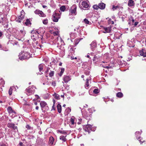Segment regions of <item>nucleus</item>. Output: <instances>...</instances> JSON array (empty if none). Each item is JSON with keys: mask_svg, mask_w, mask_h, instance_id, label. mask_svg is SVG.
Here are the masks:
<instances>
[{"mask_svg": "<svg viewBox=\"0 0 146 146\" xmlns=\"http://www.w3.org/2000/svg\"><path fill=\"white\" fill-rule=\"evenodd\" d=\"M31 55L28 51H22L19 54V57L21 60L28 59L31 57Z\"/></svg>", "mask_w": 146, "mask_h": 146, "instance_id": "obj_1", "label": "nucleus"}, {"mask_svg": "<svg viewBox=\"0 0 146 146\" xmlns=\"http://www.w3.org/2000/svg\"><path fill=\"white\" fill-rule=\"evenodd\" d=\"M77 6L76 5H73L69 10V15H75L77 14Z\"/></svg>", "mask_w": 146, "mask_h": 146, "instance_id": "obj_2", "label": "nucleus"}, {"mask_svg": "<svg viewBox=\"0 0 146 146\" xmlns=\"http://www.w3.org/2000/svg\"><path fill=\"white\" fill-rule=\"evenodd\" d=\"M25 92L27 95L30 96L34 94L35 92V90L33 88L29 87L26 89Z\"/></svg>", "mask_w": 146, "mask_h": 146, "instance_id": "obj_3", "label": "nucleus"}, {"mask_svg": "<svg viewBox=\"0 0 146 146\" xmlns=\"http://www.w3.org/2000/svg\"><path fill=\"white\" fill-rule=\"evenodd\" d=\"M60 16L59 13H55L52 16V19L53 21L57 22L58 19L60 18Z\"/></svg>", "mask_w": 146, "mask_h": 146, "instance_id": "obj_4", "label": "nucleus"}, {"mask_svg": "<svg viewBox=\"0 0 146 146\" xmlns=\"http://www.w3.org/2000/svg\"><path fill=\"white\" fill-rule=\"evenodd\" d=\"M92 125L90 124H87L84 127V129L85 131V132H87L89 134L90 132L91 131Z\"/></svg>", "mask_w": 146, "mask_h": 146, "instance_id": "obj_5", "label": "nucleus"}, {"mask_svg": "<svg viewBox=\"0 0 146 146\" xmlns=\"http://www.w3.org/2000/svg\"><path fill=\"white\" fill-rule=\"evenodd\" d=\"M7 126L9 128L14 130L17 129V126H15V124L11 123H9L7 124Z\"/></svg>", "mask_w": 146, "mask_h": 146, "instance_id": "obj_6", "label": "nucleus"}, {"mask_svg": "<svg viewBox=\"0 0 146 146\" xmlns=\"http://www.w3.org/2000/svg\"><path fill=\"white\" fill-rule=\"evenodd\" d=\"M34 12L35 14H38L41 17H46V15L41 11L36 10L34 11Z\"/></svg>", "mask_w": 146, "mask_h": 146, "instance_id": "obj_7", "label": "nucleus"}, {"mask_svg": "<svg viewBox=\"0 0 146 146\" xmlns=\"http://www.w3.org/2000/svg\"><path fill=\"white\" fill-rule=\"evenodd\" d=\"M82 6L81 7L83 9H84V8L87 9L89 7V5L86 1H82Z\"/></svg>", "mask_w": 146, "mask_h": 146, "instance_id": "obj_8", "label": "nucleus"}, {"mask_svg": "<svg viewBox=\"0 0 146 146\" xmlns=\"http://www.w3.org/2000/svg\"><path fill=\"white\" fill-rule=\"evenodd\" d=\"M75 119V118L74 116H72L70 119V124L72 127L74 126L75 124H76L74 122Z\"/></svg>", "mask_w": 146, "mask_h": 146, "instance_id": "obj_9", "label": "nucleus"}, {"mask_svg": "<svg viewBox=\"0 0 146 146\" xmlns=\"http://www.w3.org/2000/svg\"><path fill=\"white\" fill-rule=\"evenodd\" d=\"M137 139L138 140L141 144H146L145 146H146V141L143 138H141L140 137H138V138Z\"/></svg>", "mask_w": 146, "mask_h": 146, "instance_id": "obj_10", "label": "nucleus"}, {"mask_svg": "<svg viewBox=\"0 0 146 146\" xmlns=\"http://www.w3.org/2000/svg\"><path fill=\"white\" fill-rule=\"evenodd\" d=\"M105 31L104 32V33H110L111 32V27H104V28Z\"/></svg>", "mask_w": 146, "mask_h": 146, "instance_id": "obj_11", "label": "nucleus"}, {"mask_svg": "<svg viewBox=\"0 0 146 146\" xmlns=\"http://www.w3.org/2000/svg\"><path fill=\"white\" fill-rule=\"evenodd\" d=\"M140 54L141 56L146 57V50L143 48L139 51Z\"/></svg>", "mask_w": 146, "mask_h": 146, "instance_id": "obj_12", "label": "nucleus"}, {"mask_svg": "<svg viewBox=\"0 0 146 146\" xmlns=\"http://www.w3.org/2000/svg\"><path fill=\"white\" fill-rule=\"evenodd\" d=\"M7 110L9 113V114L11 115V113H14V114H16V113L15 111L13 110L11 107L9 106L7 108Z\"/></svg>", "mask_w": 146, "mask_h": 146, "instance_id": "obj_13", "label": "nucleus"}, {"mask_svg": "<svg viewBox=\"0 0 146 146\" xmlns=\"http://www.w3.org/2000/svg\"><path fill=\"white\" fill-rule=\"evenodd\" d=\"M71 79L70 77L67 76H64L63 78V80L65 83L68 82Z\"/></svg>", "mask_w": 146, "mask_h": 146, "instance_id": "obj_14", "label": "nucleus"}, {"mask_svg": "<svg viewBox=\"0 0 146 146\" xmlns=\"http://www.w3.org/2000/svg\"><path fill=\"white\" fill-rule=\"evenodd\" d=\"M98 7L101 9H104L106 7V4L103 3H100L98 4Z\"/></svg>", "mask_w": 146, "mask_h": 146, "instance_id": "obj_15", "label": "nucleus"}, {"mask_svg": "<svg viewBox=\"0 0 146 146\" xmlns=\"http://www.w3.org/2000/svg\"><path fill=\"white\" fill-rule=\"evenodd\" d=\"M40 105L41 108H43L47 105V104L46 102L42 101L40 102Z\"/></svg>", "mask_w": 146, "mask_h": 146, "instance_id": "obj_16", "label": "nucleus"}, {"mask_svg": "<svg viewBox=\"0 0 146 146\" xmlns=\"http://www.w3.org/2000/svg\"><path fill=\"white\" fill-rule=\"evenodd\" d=\"M134 1L133 0H129L128 5L129 7H132L134 5Z\"/></svg>", "mask_w": 146, "mask_h": 146, "instance_id": "obj_17", "label": "nucleus"}, {"mask_svg": "<svg viewBox=\"0 0 146 146\" xmlns=\"http://www.w3.org/2000/svg\"><path fill=\"white\" fill-rule=\"evenodd\" d=\"M31 33L32 34L38 35V34H40V33L39 32V31H37L36 30H34L33 29L31 31Z\"/></svg>", "mask_w": 146, "mask_h": 146, "instance_id": "obj_18", "label": "nucleus"}, {"mask_svg": "<svg viewBox=\"0 0 146 146\" xmlns=\"http://www.w3.org/2000/svg\"><path fill=\"white\" fill-rule=\"evenodd\" d=\"M5 84V81L3 79H0V88H1V89H2V87H4Z\"/></svg>", "mask_w": 146, "mask_h": 146, "instance_id": "obj_19", "label": "nucleus"}, {"mask_svg": "<svg viewBox=\"0 0 146 146\" xmlns=\"http://www.w3.org/2000/svg\"><path fill=\"white\" fill-rule=\"evenodd\" d=\"M66 135L65 136H64L63 135H61L60 137V139L63 141L65 142L67 140L66 139Z\"/></svg>", "mask_w": 146, "mask_h": 146, "instance_id": "obj_20", "label": "nucleus"}, {"mask_svg": "<svg viewBox=\"0 0 146 146\" xmlns=\"http://www.w3.org/2000/svg\"><path fill=\"white\" fill-rule=\"evenodd\" d=\"M123 94L121 92H118L116 94V96L117 97L119 98H121L123 96Z\"/></svg>", "mask_w": 146, "mask_h": 146, "instance_id": "obj_21", "label": "nucleus"}, {"mask_svg": "<svg viewBox=\"0 0 146 146\" xmlns=\"http://www.w3.org/2000/svg\"><path fill=\"white\" fill-rule=\"evenodd\" d=\"M25 24L26 26H29L31 25V23L30 21V19H27L26 20V21L25 23Z\"/></svg>", "mask_w": 146, "mask_h": 146, "instance_id": "obj_22", "label": "nucleus"}, {"mask_svg": "<svg viewBox=\"0 0 146 146\" xmlns=\"http://www.w3.org/2000/svg\"><path fill=\"white\" fill-rule=\"evenodd\" d=\"M57 107L58 112L59 113H60L61 112L62 110V107L61 105L60 104H58L57 105Z\"/></svg>", "mask_w": 146, "mask_h": 146, "instance_id": "obj_23", "label": "nucleus"}, {"mask_svg": "<svg viewBox=\"0 0 146 146\" xmlns=\"http://www.w3.org/2000/svg\"><path fill=\"white\" fill-rule=\"evenodd\" d=\"M82 39H83L82 38H80L79 39L76 38V39H75L74 40L75 45H77L78 44V43H79L80 41Z\"/></svg>", "mask_w": 146, "mask_h": 146, "instance_id": "obj_24", "label": "nucleus"}, {"mask_svg": "<svg viewBox=\"0 0 146 146\" xmlns=\"http://www.w3.org/2000/svg\"><path fill=\"white\" fill-rule=\"evenodd\" d=\"M100 58V56L98 55L97 54H95L93 60L94 61L96 62V60Z\"/></svg>", "mask_w": 146, "mask_h": 146, "instance_id": "obj_25", "label": "nucleus"}, {"mask_svg": "<svg viewBox=\"0 0 146 146\" xmlns=\"http://www.w3.org/2000/svg\"><path fill=\"white\" fill-rule=\"evenodd\" d=\"M52 95L54 96V98L56 99L59 100L60 99L59 95L55 92H54V94H53Z\"/></svg>", "mask_w": 146, "mask_h": 146, "instance_id": "obj_26", "label": "nucleus"}, {"mask_svg": "<svg viewBox=\"0 0 146 146\" xmlns=\"http://www.w3.org/2000/svg\"><path fill=\"white\" fill-rule=\"evenodd\" d=\"M54 141V139L53 137H51L49 138V143L51 145H52L53 143V142Z\"/></svg>", "mask_w": 146, "mask_h": 146, "instance_id": "obj_27", "label": "nucleus"}, {"mask_svg": "<svg viewBox=\"0 0 146 146\" xmlns=\"http://www.w3.org/2000/svg\"><path fill=\"white\" fill-rule=\"evenodd\" d=\"M64 68H61V71L58 74V75L60 77H61L62 76L63 74L64 73Z\"/></svg>", "mask_w": 146, "mask_h": 146, "instance_id": "obj_28", "label": "nucleus"}, {"mask_svg": "<svg viewBox=\"0 0 146 146\" xmlns=\"http://www.w3.org/2000/svg\"><path fill=\"white\" fill-rule=\"evenodd\" d=\"M89 80L88 79H87L86 80V82L85 85V88L87 89L88 88V86H89Z\"/></svg>", "mask_w": 146, "mask_h": 146, "instance_id": "obj_29", "label": "nucleus"}, {"mask_svg": "<svg viewBox=\"0 0 146 146\" xmlns=\"http://www.w3.org/2000/svg\"><path fill=\"white\" fill-rule=\"evenodd\" d=\"M76 36V35L75 33H71L70 34V36L71 38L73 39L75 38Z\"/></svg>", "mask_w": 146, "mask_h": 146, "instance_id": "obj_30", "label": "nucleus"}, {"mask_svg": "<svg viewBox=\"0 0 146 146\" xmlns=\"http://www.w3.org/2000/svg\"><path fill=\"white\" fill-rule=\"evenodd\" d=\"M141 133V132L140 131H136L135 133V135L136 136V137L137 139L138 138V137H140V135Z\"/></svg>", "mask_w": 146, "mask_h": 146, "instance_id": "obj_31", "label": "nucleus"}, {"mask_svg": "<svg viewBox=\"0 0 146 146\" xmlns=\"http://www.w3.org/2000/svg\"><path fill=\"white\" fill-rule=\"evenodd\" d=\"M20 32L21 34V36L22 37H23V36L25 35L26 33L25 31L23 29L22 30H20Z\"/></svg>", "mask_w": 146, "mask_h": 146, "instance_id": "obj_32", "label": "nucleus"}, {"mask_svg": "<svg viewBox=\"0 0 146 146\" xmlns=\"http://www.w3.org/2000/svg\"><path fill=\"white\" fill-rule=\"evenodd\" d=\"M84 22L86 24H87L89 25H90L91 24V23L87 19H85L84 20Z\"/></svg>", "mask_w": 146, "mask_h": 146, "instance_id": "obj_33", "label": "nucleus"}, {"mask_svg": "<svg viewBox=\"0 0 146 146\" xmlns=\"http://www.w3.org/2000/svg\"><path fill=\"white\" fill-rule=\"evenodd\" d=\"M43 65L42 64H40L39 65L38 67L40 72H41V71H42L43 69Z\"/></svg>", "mask_w": 146, "mask_h": 146, "instance_id": "obj_34", "label": "nucleus"}, {"mask_svg": "<svg viewBox=\"0 0 146 146\" xmlns=\"http://www.w3.org/2000/svg\"><path fill=\"white\" fill-rule=\"evenodd\" d=\"M54 72L53 71L50 70V72L49 74V76L50 77H52L54 76Z\"/></svg>", "mask_w": 146, "mask_h": 146, "instance_id": "obj_35", "label": "nucleus"}, {"mask_svg": "<svg viewBox=\"0 0 146 146\" xmlns=\"http://www.w3.org/2000/svg\"><path fill=\"white\" fill-rule=\"evenodd\" d=\"M43 24L45 25H46L48 23V20L47 19H44L42 21Z\"/></svg>", "mask_w": 146, "mask_h": 146, "instance_id": "obj_36", "label": "nucleus"}, {"mask_svg": "<svg viewBox=\"0 0 146 146\" xmlns=\"http://www.w3.org/2000/svg\"><path fill=\"white\" fill-rule=\"evenodd\" d=\"M119 7L118 5L115 6V5H113V6L112 9L114 11L118 9H119Z\"/></svg>", "mask_w": 146, "mask_h": 146, "instance_id": "obj_37", "label": "nucleus"}, {"mask_svg": "<svg viewBox=\"0 0 146 146\" xmlns=\"http://www.w3.org/2000/svg\"><path fill=\"white\" fill-rule=\"evenodd\" d=\"M93 8L94 9L96 10H98V9H99V7H98V6L96 5H94L93 6Z\"/></svg>", "mask_w": 146, "mask_h": 146, "instance_id": "obj_38", "label": "nucleus"}, {"mask_svg": "<svg viewBox=\"0 0 146 146\" xmlns=\"http://www.w3.org/2000/svg\"><path fill=\"white\" fill-rule=\"evenodd\" d=\"M60 9L61 11H64L66 9L65 6H62L60 8Z\"/></svg>", "mask_w": 146, "mask_h": 146, "instance_id": "obj_39", "label": "nucleus"}, {"mask_svg": "<svg viewBox=\"0 0 146 146\" xmlns=\"http://www.w3.org/2000/svg\"><path fill=\"white\" fill-rule=\"evenodd\" d=\"M25 17V15L24 14H21L19 17V19L22 20L24 19Z\"/></svg>", "mask_w": 146, "mask_h": 146, "instance_id": "obj_40", "label": "nucleus"}, {"mask_svg": "<svg viewBox=\"0 0 146 146\" xmlns=\"http://www.w3.org/2000/svg\"><path fill=\"white\" fill-rule=\"evenodd\" d=\"M59 132L60 133L62 134H67V131L64 130L62 131L60 130H59Z\"/></svg>", "mask_w": 146, "mask_h": 146, "instance_id": "obj_41", "label": "nucleus"}, {"mask_svg": "<svg viewBox=\"0 0 146 146\" xmlns=\"http://www.w3.org/2000/svg\"><path fill=\"white\" fill-rule=\"evenodd\" d=\"M99 92V90L98 89H95L93 90V92L94 94H97Z\"/></svg>", "mask_w": 146, "mask_h": 146, "instance_id": "obj_42", "label": "nucleus"}, {"mask_svg": "<svg viewBox=\"0 0 146 146\" xmlns=\"http://www.w3.org/2000/svg\"><path fill=\"white\" fill-rule=\"evenodd\" d=\"M12 89L11 88V87L9 90V94L10 96L12 94Z\"/></svg>", "mask_w": 146, "mask_h": 146, "instance_id": "obj_43", "label": "nucleus"}, {"mask_svg": "<svg viewBox=\"0 0 146 146\" xmlns=\"http://www.w3.org/2000/svg\"><path fill=\"white\" fill-rule=\"evenodd\" d=\"M52 33L54 36H57L58 34V31H56L53 32Z\"/></svg>", "mask_w": 146, "mask_h": 146, "instance_id": "obj_44", "label": "nucleus"}, {"mask_svg": "<svg viewBox=\"0 0 146 146\" xmlns=\"http://www.w3.org/2000/svg\"><path fill=\"white\" fill-rule=\"evenodd\" d=\"M26 128L28 130L31 129V127L29 125H27L26 126Z\"/></svg>", "mask_w": 146, "mask_h": 146, "instance_id": "obj_45", "label": "nucleus"}, {"mask_svg": "<svg viewBox=\"0 0 146 146\" xmlns=\"http://www.w3.org/2000/svg\"><path fill=\"white\" fill-rule=\"evenodd\" d=\"M32 38L33 37H36V38L38 36V35H35V34H32L31 36Z\"/></svg>", "mask_w": 146, "mask_h": 146, "instance_id": "obj_46", "label": "nucleus"}, {"mask_svg": "<svg viewBox=\"0 0 146 146\" xmlns=\"http://www.w3.org/2000/svg\"><path fill=\"white\" fill-rule=\"evenodd\" d=\"M52 85L54 86L56 85V83L55 81H53L52 82Z\"/></svg>", "mask_w": 146, "mask_h": 146, "instance_id": "obj_47", "label": "nucleus"}, {"mask_svg": "<svg viewBox=\"0 0 146 146\" xmlns=\"http://www.w3.org/2000/svg\"><path fill=\"white\" fill-rule=\"evenodd\" d=\"M50 69V68L49 67L47 68L46 70L45 71V73H47L48 72V71Z\"/></svg>", "mask_w": 146, "mask_h": 146, "instance_id": "obj_48", "label": "nucleus"}, {"mask_svg": "<svg viewBox=\"0 0 146 146\" xmlns=\"http://www.w3.org/2000/svg\"><path fill=\"white\" fill-rule=\"evenodd\" d=\"M13 44H15V45H19V44H18V42H17V41H16L15 42H14L13 43Z\"/></svg>", "mask_w": 146, "mask_h": 146, "instance_id": "obj_49", "label": "nucleus"}, {"mask_svg": "<svg viewBox=\"0 0 146 146\" xmlns=\"http://www.w3.org/2000/svg\"><path fill=\"white\" fill-rule=\"evenodd\" d=\"M71 60H73L74 59H77V58L76 57H75V58H74L73 56H71Z\"/></svg>", "mask_w": 146, "mask_h": 146, "instance_id": "obj_50", "label": "nucleus"}, {"mask_svg": "<svg viewBox=\"0 0 146 146\" xmlns=\"http://www.w3.org/2000/svg\"><path fill=\"white\" fill-rule=\"evenodd\" d=\"M55 105H54L53 104V106H52V110H55Z\"/></svg>", "mask_w": 146, "mask_h": 146, "instance_id": "obj_51", "label": "nucleus"}, {"mask_svg": "<svg viewBox=\"0 0 146 146\" xmlns=\"http://www.w3.org/2000/svg\"><path fill=\"white\" fill-rule=\"evenodd\" d=\"M138 23V22H135L134 23V26H137V25Z\"/></svg>", "mask_w": 146, "mask_h": 146, "instance_id": "obj_52", "label": "nucleus"}, {"mask_svg": "<svg viewBox=\"0 0 146 146\" xmlns=\"http://www.w3.org/2000/svg\"><path fill=\"white\" fill-rule=\"evenodd\" d=\"M67 109H68V112H70L71 111V109L69 108H68Z\"/></svg>", "mask_w": 146, "mask_h": 146, "instance_id": "obj_53", "label": "nucleus"}, {"mask_svg": "<svg viewBox=\"0 0 146 146\" xmlns=\"http://www.w3.org/2000/svg\"><path fill=\"white\" fill-rule=\"evenodd\" d=\"M19 145H24L23 144L22 142H20L19 143Z\"/></svg>", "mask_w": 146, "mask_h": 146, "instance_id": "obj_54", "label": "nucleus"}, {"mask_svg": "<svg viewBox=\"0 0 146 146\" xmlns=\"http://www.w3.org/2000/svg\"><path fill=\"white\" fill-rule=\"evenodd\" d=\"M20 19H19V20H17L16 21H17L18 22L20 23L21 22V20Z\"/></svg>", "mask_w": 146, "mask_h": 146, "instance_id": "obj_55", "label": "nucleus"}, {"mask_svg": "<svg viewBox=\"0 0 146 146\" xmlns=\"http://www.w3.org/2000/svg\"><path fill=\"white\" fill-rule=\"evenodd\" d=\"M111 24H114V22L113 21H110V23Z\"/></svg>", "mask_w": 146, "mask_h": 146, "instance_id": "obj_56", "label": "nucleus"}, {"mask_svg": "<svg viewBox=\"0 0 146 146\" xmlns=\"http://www.w3.org/2000/svg\"><path fill=\"white\" fill-rule=\"evenodd\" d=\"M111 67H109V66H107L106 67H104V68H106L107 69H108L109 68H110Z\"/></svg>", "mask_w": 146, "mask_h": 146, "instance_id": "obj_57", "label": "nucleus"}, {"mask_svg": "<svg viewBox=\"0 0 146 146\" xmlns=\"http://www.w3.org/2000/svg\"><path fill=\"white\" fill-rule=\"evenodd\" d=\"M42 7H43V8H46L47 7V6L45 5H43L42 6Z\"/></svg>", "mask_w": 146, "mask_h": 146, "instance_id": "obj_58", "label": "nucleus"}, {"mask_svg": "<svg viewBox=\"0 0 146 146\" xmlns=\"http://www.w3.org/2000/svg\"><path fill=\"white\" fill-rule=\"evenodd\" d=\"M2 35H3V33H2V32H0V37L1 36H2Z\"/></svg>", "mask_w": 146, "mask_h": 146, "instance_id": "obj_59", "label": "nucleus"}, {"mask_svg": "<svg viewBox=\"0 0 146 146\" xmlns=\"http://www.w3.org/2000/svg\"><path fill=\"white\" fill-rule=\"evenodd\" d=\"M39 107L38 106H36V107L35 109L36 110H37L38 109Z\"/></svg>", "mask_w": 146, "mask_h": 146, "instance_id": "obj_60", "label": "nucleus"}, {"mask_svg": "<svg viewBox=\"0 0 146 146\" xmlns=\"http://www.w3.org/2000/svg\"><path fill=\"white\" fill-rule=\"evenodd\" d=\"M53 104L54 105L55 103V100L54 99H53Z\"/></svg>", "mask_w": 146, "mask_h": 146, "instance_id": "obj_61", "label": "nucleus"}, {"mask_svg": "<svg viewBox=\"0 0 146 146\" xmlns=\"http://www.w3.org/2000/svg\"><path fill=\"white\" fill-rule=\"evenodd\" d=\"M62 63L60 62V63L59 64V66H62Z\"/></svg>", "mask_w": 146, "mask_h": 146, "instance_id": "obj_62", "label": "nucleus"}, {"mask_svg": "<svg viewBox=\"0 0 146 146\" xmlns=\"http://www.w3.org/2000/svg\"><path fill=\"white\" fill-rule=\"evenodd\" d=\"M131 21L132 23H134L135 22V20L133 19H132Z\"/></svg>", "mask_w": 146, "mask_h": 146, "instance_id": "obj_63", "label": "nucleus"}, {"mask_svg": "<svg viewBox=\"0 0 146 146\" xmlns=\"http://www.w3.org/2000/svg\"><path fill=\"white\" fill-rule=\"evenodd\" d=\"M61 97H62V98H64V95H61Z\"/></svg>", "mask_w": 146, "mask_h": 146, "instance_id": "obj_64", "label": "nucleus"}]
</instances>
